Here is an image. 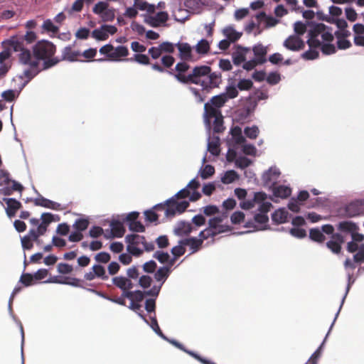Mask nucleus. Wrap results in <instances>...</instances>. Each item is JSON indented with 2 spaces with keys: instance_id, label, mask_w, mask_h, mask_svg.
<instances>
[{
  "instance_id": "18",
  "label": "nucleus",
  "mask_w": 364,
  "mask_h": 364,
  "mask_svg": "<svg viewBox=\"0 0 364 364\" xmlns=\"http://www.w3.org/2000/svg\"><path fill=\"white\" fill-rule=\"evenodd\" d=\"M269 220L268 216L266 214L263 213H257L254 216V218L252 220H250L246 222L245 227L251 228H255V223H258L259 225H264L266 224Z\"/></svg>"
},
{
  "instance_id": "31",
  "label": "nucleus",
  "mask_w": 364,
  "mask_h": 364,
  "mask_svg": "<svg viewBox=\"0 0 364 364\" xmlns=\"http://www.w3.org/2000/svg\"><path fill=\"white\" fill-rule=\"evenodd\" d=\"M196 50L197 53L200 55H205L210 50V44L205 39H201L196 46Z\"/></svg>"
},
{
  "instance_id": "16",
  "label": "nucleus",
  "mask_w": 364,
  "mask_h": 364,
  "mask_svg": "<svg viewBox=\"0 0 364 364\" xmlns=\"http://www.w3.org/2000/svg\"><path fill=\"white\" fill-rule=\"evenodd\" d=\"M193 230L192 225L190 223L181 221L178 223L174 232L178 236L189 235Z\"/></svg>"
},
{
  "instance_id": "20",
  "label": "nucleus",
  "mask_w": 364,
  "mask_h": 364,
  "mask_svg": "<svg viewBox=\"0 0 364 364\" xmlns=\"http://www.w3.org/2000/svg\"><path fill=\"white\" fill-rule=\"evenodd\" d=\"M129 55V50L126 46H119L114 48L112 53L110 55V60L114 61L119 60L122 57H127Z\"/></svg>"
},
{
  "instance_id": "51",
  "label": "nucleus",
  "mask_w": 364,
  "mask_h": 364,
  "mask_svg": "<svg viewBox=\"0 0 364 364\" xmlns=\"http://www.w3.org/2000/svg\"><path fill=\"white\" fill-rule=\"evenodd\" d=\"M159 47L163 53H173L175 50L176 44L170 42H163L159 45Z\"/></svg>"
},
{
  "instance_id": "53",
  "label": "nucleus",
  "mask_w": 364,
  "mask_h": 364,
  "mask_svg": "<svg viewBox=\"0 0 364 364\" xmlns=\"http://www.w3.org/2000/svg\"><path fill=\"white\" fill-rule=\"evenodd\" d=\"M34 276L29 273L23 274L20 278V282L24 286L28 287L33 284Z\"/></svg>"
},
{
  "instance_id": "58",
  "label": "nucleus",
  "mask_w": 364,
  "mask_h": 364,
  "mask_svg": "<svg viewBox=\"0 0 364 364\" xmlns=\"http://www.w3.org/2000/svg\"><path fill=\"white\" fill-rule=\"evenodd\" d=\"M251 164L250 159L245 156L238 157L235 161V164L237 167L240 168H245L249 166Z\"/></svg>"
},
{
  "instance_id": "32",
  "label": "nucleus",
  "mask_w": 364,
  "mask_h": 364,
  "mask_svg": "<svg viewBox=\"0 0 364 364\" xmlns=\"http://www.w3.org/2000/svg\"><path fill=\"white\" fill-rule=\"evenodd\" d=\"M230 133L236 144H241L245 141V139L242 134V129L240 127L235 126L232 127L230 130Z\"/></svg>"
},
{
  "instance_id": "21",
  "label": "nucleus",
  "mask_w": 364,
  "mask_h": 364,
  "mask_svg": "<svg viewBox=\"0 0 364 364\" xmlns=\"http://www.w3.org/2000/svg\"><path fill=\"white\" fill-rule=\"evenodd\" d=\"M223 33L224 36L227 37L228 40L232 43L237 41L242 36V33L237 32L232 26L225 28Z\"/></svg>"
},
{
  "instance_id": "46",
  "label": "nucleus",
  "mask_w": 364,
  "mask_h": 364,
  "mask_svg": "<svg viewBox=\"0 0 364 364\" xmlns=\"http://www.w3.org/2000/svg\"><path fill=\"white\" fill-rule=\"evenodd\" d=\"M245 134L247 137L255 139L259 134V129L257 126H252V127H246L244 130Z\"/></svg>"
},
{
  "instance_id": "9",
  "label": "nucleus",
  "mask_w": 364,
  "mask_h": 364,
  "mask_svg": "<svg viewBox=\"0 0 364 364\" xmlns=\"http://www.w3.org/2000/svg\"><path fill=\"white\" fill-rule=\"evenodd\" d=\"M176 46L179 51V58L182 60L189 61L192 60V48L188 43H178Z\"/></svg>"
},
{
  "instance_id": "28",
  "label": "nucleus",
  "mask_w": 364,
  "mask_h": 364,
  "mask_svg": "<svg viewBox=\"0 0 364 364\" xmlns=\"http://www.w3.org/2000/svg\"><path fill=\"white\" fill-rule=\"evenodd\" d=\"M169 267H161L154 274V278L158 282H164L170 273Z\"/></svg>"
},
{
  "instance_id": "49",
  "label": "nucleus",
  "mask_w": 364,
  "mask_h": 364,
  "mask_svg": "<svg viewBox=\"0 0 364 364\" xmlns=\"http://www.w3.org/2000/svg\"><path fill=\"white\" fill-rule=\"evenodd\" d=\"M215 173V168L211 165H205L203 170L200 171V177L203 179H206Z\"/></svg>"
},
{
  "instance_id": "35",
  "label": "nucleus",
  "mask_w": 364,
  "mask_h": 364,
  "mask_svg": "<svg viewBox=\"0 0 364 364\" xmlns=\"http://www.w3.org/2000/svg\"><path fill=\"white\" fill-rule=\"evenodd\" d=\"M227 101V96L225 94L214 96L210 100V105L213 106L220 108L223 107Z\"/></svg>"
},
{
  "instance_id": "19",
  "label": "nucleus",
  "mask_w": 364,
  "mask_h": 364,
  "mask_svg": "<svg viewBox=\"0 0 364 364\" xmlns=\"http://www.w3.org/2000/svg\"><path fill=\"white\" fill-rule=\"evenodd\" d=\"M253 53L256 57V60L259 63L262 64L266 62L265 56L267 55V49L262 44L256 45L253 47Z\"/></svg>"
},
{
  "instance_id": "17",
  "label": "nucleus",
  "mask_w": 364,
  "mask_h": 364,
  "mask_svg": "<svg viewBox=\"0 0 364 364\" xmlns=\"http://www.w3.org/2000/svg\"><path fill=\"white\" fill-rule=\"evenodd\" d=\"M205 109V117L207 121L210 122L212 119H214L220 115H221L220 111L218 109L217 107L210 105V103L207 102L204 105Z\"/></svg>"
},
{
  "instance_id": "7",
  "label": "nucleus",
  "mask_w": 364,
  "mask_h": 364,
  "mask_svg": "<svg viewBox=\"0 0 364 364\" xmlns=\"http://www.w3.org/2000/svg\"><path fill=\"white\" fill-rule=\"evenodd\" d=\"M28 201H33L34 205L36 206H41L46 208H50L53 210H60V204L52 201L49 199H47L43 196H40L39 198H35V199H27L26 200V203Z\"/></svg>"
},
{
  "instance_id": "62",
  "label": "nucleus",
  "mask_w": 364,
  "mask_h": 364,
  "mask_svg": "<svg viewBox=\"0 0 364 364\" xmlns=\"http://www.w3.org/2000/svg\"><path fill=\"white\" fill-rule=\"evenodd\" d=\"M110 258L109 254L106 252L97 253L95 257V260L101 263H107L110 260Z\"/></svg>"
},
{
  "instance_id": "30",
  "label": "nucleus",
  "mask_w": 364,
  "mask_h": 364,
  "mask_svg": "<svg viewBox=\"0 0 364 364\" xmlns=\"http://www.w3.org/2000/svg\"><path fill=\"white\" fill-rule=\"evenodd\" d=\"M126 241L128 244L137 246L140 244L144 245L145 237L136 234L128 235L126 236Z\"/></svg>"
},
{
  "instance_id": "43",
  "label": "nucleus",
  "mask_w": 364,
  "mask_h": 364,
  "mask_svg": "<svg viewBox=\"0 0 364 364\" xmlns=\"http://www.w3.org/2000/svg\"><path fill=\"white\" fill-rule=\"evenodd\" d=\"M224 130L223 118L222 114L214 118L213 131L215 133H220Z\"/></svg>"
},
{
  "instance_id": "34",
  "label": "nucleus",
  "mask_w": 364,
  "mask_h": 364,
  "mask_svg": "<svg viewBox=\"0 0 364 364\" xmlns=\"http://www.w3.org/2000/svg\"><path fill=\"white\" fill-rule=\"evenodd\" d=\"M238 174L233 170L228 171L222 177L221 181L225 184H230L238 178Z\"/></svg>"
},
{
  "instance_id": "1",
  "label": "nucleus",
  "mask_w": 364,
  "mask_h": 364,
  "mask_svg": "<svg viewBox=\"0 0 364 364\" xmlns=\"http://www.w3.org/2000/svg\"><path fill=\"white\" fill-rule=\"evenodd\" d=\"M321 37L323 41L330 43L333 41L332 29L322 23H312L311 29L309 30V38L306 41L309 50L302 53L301 57L305 60H314L318 58L319 53L316 50L321 46L318 36Z\"/></svg>"
},
{
  "instance_id": "23",
  "label": "nucleus",
  "mask_w": 364,
  "mask_h": 364,
  "mask_svg": "<svg viewBox=\"0 0 364 364\" xmlns=\"http://www.w3.org/2000/svg\"><path fill=\"white\" fill-rule=\"evenodd\" d=\"M111 230L113 237H122L125 232L123 224L117 220L111 223Z\"/></svg>"
},
{
  "instance_id": "54",
  "label": "nucleus",
  "mask_w": 364,
  "mask_h": 364,
  "mask_svg": "<svg viewBox=\"0 0 364 364\" xmlns=\"http://www.w3.org/2000/svg\"><path fill=\"white\" fill-rule=\"evenodd\" d=\"M245 219V214L241 211L235 212L230 217L232 224H240Z\"/></svg>"
},
{
  "instance_id": "45",
  "label": "nucleus",
  "mask_w": 364,
  "mask_h": 364,
  "mask_svg": "<svg viewBox=\"0 0 364 364\" xmlns=\"http://www.w3.org/2000/svg\"><path fill=\"white\" fill-rule=\"evenodd\" d=\"M280 174V172L276 169L270 168L269 171L264 175V178L266 182H270L274 179H277Z\"/></svg>"
},
{
  "instance_id": "5",
  "label": "nucleus",
  "mask_w": 364,
  "mask_h": 364,
  "mask_svg": "<svg viewBox=\"0 0 364 364\" xmlns=\"http://www.w3.org/2000/svg\"><path fill=\"white\" fill-rule=\"evenodd\" d=\"M345 239L342 234L336 232L331 235V240L326 242V247L334 254H339L341 251V245Z\"/></svg>"
},
{
  "instance_id": "57",
  "label": "nucleus",
  "mask_w": 364,
  "mask_h": 364,
  "mask_svg": "<svg viewBox=\"0 0 364 364\" xmlns=\"http://www.w3.org/2000/svg\"><path fill=\"white\" fill-rule=\"evenodd\" d=\"M130 230L137 232H143L145 231V227L139 221H134L129 224Z\"/></svg>"
},
{
  "instance_id": "13",
  "label": "nucleus",
  "mask_w": 364,
  "mask_h": 364,
  "mask_svg": "<svg viewBox=\"0 0 364 364\" xmlns=\"http://www.w3.org/2000/svg\"><path fill=\"white\" fill-rule=\"evenodd\" d=\"M203 242L200 237H189L180 240V244L190 247L191 254L197 252L201 248Z\"/></svg>"
},
{
  "instance_id": "11",
  "label": "nucleus",
  "mask_w": 364,
  "mask_h": 364,
  "mask_svg": "<svg viewBox=\"0 0 364 364\" xmlns=\"http://www.w3.org/2000/svg\"><path fill=\"white\" fill-rule=\"evenodd\" d=\"M81 56V53L79 50H75L73 48L69 46L64 48L62 51L63 60H68L70 62L81 61L79 60V57Z\"/></svg>"
},
{
  "instance_id": "40",
  "label": "nucleus",
  "mask_w": 364,
  "mask_h": 364,
  "mask_svg": "<svg viewBox=\"0 0 364 364\" xmlns=\"http://www.w3.org/2000/svg\"><path fill=\"white\" fill-rule=\"evenodd\" d=\"M100 17L105 22L112 21L115 17V9L114 8H109V6L107 7Z\"/></svg>"
},
{
  "instance_id": "50",
  "label": "nucleus",
  "mask_w": 364,
  "mask_h": 364,
  "mask_svg": "<svg viewBox=\"0 0 364 364\" xmlns=\"http://www.w3.org/2000/svg\"><path fill=\"white\" fill-rule=\"evenodd\" d=\"M153 257L161 264H165L169 260L168 253L162 251L155 252Z\"/></svg>"
},
{
  "instance_id": "33",
  "label": "nucleus",
  "mask_w": 364,
  "mask_h": 364,
  "mask_svg": "<svg viewBox=\"0 0 364 364\" xmlns=\"http://www.w3.org/2000/svg\"><path fill=\"white\" fill-rule=\"evenodd\" d=\"M256 17L259 21H262L263 18H265L267 27L274 26L279 23V20L272 16H267L264 12H260L256 16Z\"/></svg>"
},
{
  "instance_id": "15",
  "label": "nucleus",
  "mask_w": 364,
  "mask_h": 364,
  "mask_svg": "<svg viewBox=\"0 0 364 364\" xmlns=\"http://www.w3.org/2000/svg\"><path fill=\"white\" fill-rule=\"evenodd\" d=\"M337 230L351 235L355 230H358L359 227L352 221H341L337 225Z\"/></svg>"
},
{
  "instance_id": "4",
  "label": "nucleus",
  "mask_w": 364,
  "mask_h": 364,
  "mask_svg": "<svg viewBox=\"0 0 364 364\" xmlns=\"http://www.w3.org/2000/svg\"><path fill=\"white\" fill-rule=\"evenodd\" d=\"M345 211L350 218L364 215V199L352 201L346 206Z\"/></svg>"
},
{
  "instance_id": "47",
  "label": "nucleus",
  "mask_w": 364,
  "mask_h": 364,
  "mask_svg": "<svg viewBox=\"0 0 364 364\" xmlns=\"http://www.w3.org/2000/svg\"><path fill=\"white\" fill-rule=\"evenodd\" d=\"M92 269L95 277H100L102 279H108V277L105 274V269L102 266L95 264L92 267Z\"/></svg>"
},
{
  "instance_id": "41",
  "label": "nucleus",
  "mask_w": 364,
  "mask_h": 364,
  "mask_svg": "<svg viewBox=\"0 0 364 364\" xmlns=\"http://www.w3.org/2000/svg\"><path fill=\"white\" fill-rule=\"evenodd\" d=\"M41 223L48 226L49 224L51 223L53 221H58L60 220V218L58 215H56L55 217L50 213H44L41 215Z\"/></svg>"
},
{
  "instance_id": "61",
  "label": "nucleus",
  "mask_w": 364,
  "mask_h": 364,
  "mask_svg": "<svg viewBox=\"0 0 364 364\" xmlns=\"http://www.w3.org/2000/svg\"><path fill=\"white\" fill-rule=\"evenodd\" d=\"M43 28L46 31L53 33H56L58 31V28L50 19L46 20L43 22Z\"/></svg>"
},
{
  "instance_id": "64",
  "label": "nucleus",
  "mask_w": 364,
  "mask_h": 364,
  "mask_svg": "<svg viewBox=\"0 0 364 364\" xmlns=\"http://www.w3.org/2000/svg\"><path fill=\"white\" fill-rule=\"evenodd\" d=\"M156 242L159 248H166L169 245V240L166 235H161L156 240Z\"/></svg>"
},
{
  "instance_id": "52",
  "label": "nucleus",
  "mask_w": 364,
  "mask_h": 364,
  "mask_svg": "<svg viewBox=\"0 0 364 364\" xmlns=\"http://www.w3.org/2000/svg\"><path fill=\"white\" fill-rule=\"evenodd\" d=\"M319 48H321V50L324 55L333 54L336 51L335 46L331 43L321 44Z\"/></svg>"
},
{
  "instance_id": "38",
  "label": "nucleus",
  "mask_w": 364,
  "mask_h": 364,
  "mask_svg": "<svg viewBox=\"0 0 364 364\" xmlns=\"http://www.w3.org/2000/svg\"><path fill=\"white\" fill-rule=\"evenodd\" d=\"M126 60H129L131 62L136 61L138 63L141 64V65H149L150 64L149 58L146 55L141 54V53L135 54L134 55V58H127V59H126Z\"/></svg>"
},
{
  "instance_id": "29",
  "label": "nucleus",
  "mask_w": 364,
  "mask_h": 364,
  "mask_svg": "<svg viewBox=\"0 0 364 364\" xmlns=\"http://www.w3.org/2000/svg\"><path fill=\"white\" fill-rule=\"evenodd\" d=\"M48 282L58 283V284H68V285H71L73 287H79L80 286V280L78 279L72 278V277H65L62 280H59L57 277H55Z\"/></svg>"
},
{
  "instance_id": "12",
  "label": "nucleus",
  "mask_w": 364,
  "mask_h": 364,
  "mask_svg": "<svg viewBox=\"0 0 364 364\" xmlns=\"http://www.w3.org/2000/svg\"><path fill=\"white\" fill-rule=\"evenodd\" d=\"M7 207L6 208V214L9 217H14L17 210L21 208V203L15 198H4Z\"/></svg>"
},
{
  "instance_id": "3",
  "label": "nucleus",
  "mask_w": 364,
  "mask_h": 364,
  "mask_svg": "<svg viewBox=\"0 0 364 364\" xmlns=\"http://www.w3.org/2000/svg\"><path fill=\"white\" fill-rule=\"evenodd\" d=\"M56 51L55 46L48 41H40L33 47L34 58L38 61L43 60L45 69L50 68L58 64L61 60L58 58H53Z\"/></svg>"
},
{
  "instance_id": "10",
  "label": "nucleus",
  "mask_w": 364,
  "mask_h": 364,
  "mask_svg": "<svg viewBox=\"0 0 364 364\" xmlns=\"http://www.w3.org/2000/svg\"><path fill=\"white\" fill-rule=\"evenodd\" d=\"M5 46L8 47V49L12 50L14 52H21L26 48H24L23 39L21 37H12L3 43Z\"/></svg>"
},
{
  "instance_id": "56",
  "label": "nucleus",
  "mask_w": 364,
  "mask_h": 364,
  "mask_svg": "<svg viewBox=\"0 0 364 364\" xmlns=\"http://www.w3.org/2000/svg\"><path fill=\"white\" fill-rule=\"evenodd\" d=\"M38 68L29 66V68L23 71V76L28 79V81L31 80L38 73Z\"/></svg>"
},
{
  "instance_id": "14",
  "label": "nucleus",
  "mask_w": 364,
  "mask_h": 364,
  "mask_svg": "<svg viewBox=\"0 0 364 364\" xmlns=\"http://www.w3.org/2000/svg\"><path fill=\"white\" fill-rule=\"evenodd\" d=\"M170 343H172L174 346H176L178 349L184 351L185 353H186L187 354H188L191 357L194 358L195 359H196L198 361H199L202 364H209L208 360L201 357L200 355H198V353H195L193 351H191V350H189L186 349L183 346V344L180 343L177 341L172 340V341H170Z\"/></svg>"
},
{
  "instance_id": "59",
  "label": "nucleus",
  "mask_w": 364,
  "mask_h": 364,
  "mask_svg": "<svg viewBox=\"0 0 364 364\" xmlns=\"http://www.w3.org/2000/svg\"><path fill=\"white\" fill-rule=\"evenodd\" d=\"M127 278L124 277H115L112 279L113 284L121 290H125Z\"/></svg>"
},
{
  "instance_id": "39",
  "label": "nucleus",
  "mask_w": 364,
  "mask_h": 364,
  "mask_svg": "<svg viewBox=\"0 0 364 364\" xmlns=\"http://www.w3.org/2000/svg\"><path fill=\"white\" fill-rule=\"evenodd\" d=\"M89 223L90 222L87 219L79 218L75 220L73 228L77 231H84L88 228Z\"/></svg>"
},
{
  "instance_id": "44",
  "label": "nucleus",
  "mask_w": 364,
  "mask_h": 364,
  "mask_svg": "<svg viewBox=\"0 0 364 364\" xmlns=\"http://www.w3.org/2000/svg\"><path fill=\"white\" fill-rule=\"evenodd\" d=\"M215 236L216 234L214 230L213 229V228L210 227V225H208V228H205L199 233V237L200 238V240H202L203 242V240H207L209 237H214Z\"/></svg>"
},
{
  "instance_id": "24",
  "label": "nucleus",
  "mask_w": 364,
  "mask_h": 364,
  "mask_svg": "<svg viewBox=\"0 0 364 364\" xmlns=\"http://www.w3.org/2000/svg\"><path fill=\"white\" fill-rule=\"evenodd\" d=\"M273 193L276 197L286 198L291 195V190L286 186H279L274 188Z\"/></svg>"
},
{
  "instance_id": "2",
  "label": "nucleus",
  "mask_w": 364,
  "mask_h": 364,
  "mask_svg": "<svg viewBox=\"0 0 364 364\" xmlns=\"http://www.w3.org/2000/svg\"><path fill=\"white\" fill-rule=\"evenodd\" d=\"M178 81L183 84L200 85L203 90H208L218 87L221 82V75L211 73V68L208 65H200L195 67L187 77L179 76Z\"/></svg>"
},
{
  "instance_id": "60",
  "label": "nucleus",
  "mask_w": 364,
  "mask_h": 364,
  "mask_svg": "<svg viewBox=\"0 0 364 364\" xmlns=\"http://www.w3.org/2000/svg\"><path fill=\"white\" fill-rule=\"evenodd\" d=\"M186 252L185 245L180 244L177 246L173 247L171 249V253L176 257H179L183 255Z\"/></svg>"
},
{
  "instance_id": "8",
  "label": "nucleus",
  "mask_w": 364,
  "mask_h": 364,
  "mask_svg": "<svg viewBox=\"0 0 364 364\" xmlns=\"http://www.w3.org/2000/svg\"><path fill=\"white\" fill-rule=\"evenodd\" d=\"M18 60L21 64L33 68L38 67L39 65V62L32 57L31 51L26 48L20 53Z\"/></svg>"
},
{
  "instance_id": "48",
  "label": "nucleus",
  "mask_w": 364,
  "mask_h": 364,
  "mask_svg": "<svg viewBox=\"0 0 364 364\" xmlns=\"http://www.w3.org/2000/svg\"><path fill=\"white\" fill-rule=\"evenodd\" d=\"M253 86V82L249 79L240 80L237 85L240 90H250Z\"/></svg>"
},
{
  "instance_id": "37",
  "label": "nucleus",
  "mask_w": 364,
  "mask_h": 364,
  "mask_svg": "<svg viewBox=\"0 0 364 364\" xmlns=\"http://www.w3.org/2000/svg\"><path fill=\"white\" fill-rule=\"evenodd\" d=\"M92 37L97 41H105L109 38V35L107 34V32L102 28V26L100 28L92 31Z\"/></svg>"
},
{
  "instance_id": "6",
  "label": "nucleus",
  "mask_w": 364,
  "mask_h": 364,
  "mask_svg": "<svg viewBox=\"0 0 364 364\" xmlns=\"http://www.w3.org/2000/svg\"><path fill=\"white\" fill-rule=\"evenodd\" d=\"M284 46L290 50L298 51L305 47L304 41L298 36L291 35L289 36L284 42Z\"/></svg>"
},
{
  "instance_id": "27",
  "label": "nucleus",
  "mask_w": 364,
  "mask_h": 364,
  "mask_svg": "<svg viewBox=\"0 0 364 364\" xmlns=\"http://www.w3.org/2000/svg\"><path fill=\"white\" fill-rule=\"evenodd\" d=\"M190 65L186 62H180L176 65L175 70L177 73L173 74L175 78L178 81V77H187L184 73L189 69Z\"/></svg>"
},
{
  "instance_id": "55",
  "label": "nucleus",
  "mask_w": 364,
  "mask_h": 364,
  "mask_svg": "<svg viewBox=\"0 0 364 364\" xmlns=\"http://www.w3.org/2000/svg\"><path fill=\"white\" fill-rule=\"evenodd\" d=\"M294 30L298 36H302L306 31V26L301 21H296L294 25Z\"/></svg>"
},
{
  "instance_id": "22",
  "label": "nucleus",
  "mask_w": 364,
  "mask_h": 364,
  "mask_svg": "<svg viewBox=\"0 0 364 364\" xmlns=\"http://www.w3.org/2000/svg\"><path fill=\"white\" fill-rule=\"evenodd\" d=\"M287 218L288 212L283 209L276 210L272 215V220L277 224L286 223Z\"/></svg>"
},
{
  "instance_id": "63",
  "label": "nucleus",
  "mask_w": 364,
  "mask_h": 364,
  "mask_svg": "<svg viewBox=\"0 0 364 364\" xmlns=\"http://www.w3.org/2000/svg\"><path fill=\"white\" fill-rule=\"evenodd\" d=\"M157 264L155 261L150 260L143 265V269L145 272L153 273L156 269Z\"/></svg>"
},
{
  "instance_id": "25",
  "label": "nucleus",
  "mask_w": 364,
  "mask_h": 364,
  "mask_svg": "<svg viewBox=\"0 0 364 364\" xmlns=\"http://www.w3.org/2000/svg\"><path fill=\"white\" fill-rule=\"evenodd\" d=\"M208 150L214 156H218L220 154V139L218 136L213 138L208 142Z\"/></svg>"
},
{
  "instance_id": "42",
  "label": "nucleus",
  "mask_w": 364,
  "mask_h": 364,
  "mask_svg": "<svg viewBox=\"0 0 364 364\" xmlns=\"http://www.w3.org/2000/svg\"><path fill=\"white\" fill-rule=\"evenodd\" d=\"M109 6L108 3L105 1H99L97 3L95 6L92 8V12L100 16L104 13L105 10H106L107 7Z\"/></svg>"
},
{
  "instance_id": "26",
  "label": "nucleus",
  "mask_w": 364,
  "mask_h": 364,
  "mask_svg": "<svg viewBox=\"0 0 364 364\" xmlns=\"http://www.w3.org/2000/svg\"><path fill=\"white\" fill-rule=\"evenodd\" d=\"M309 237L314 242H323L326 240L325 235L323 234L322 230L318 228H311L309 230Z\"/></svg>"
},
{
  "instance_id": "36",
  "label": "nucleus",
  "mask_w": 364,
  "mask_h": 364,
  "mask_svg": "<svg viewBox=\"0 0 364 364\" xmlns=\"http://www.w3.org/2000/svg\"><path fill=\"white\" fill-rule=\"evenodd\" d=\"M176 199L173 197L166 202V216H174L176 213L175 210Z\"/></svg>"
}]
</instances>
